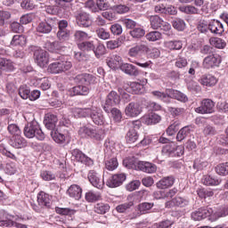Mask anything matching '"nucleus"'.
<instances>
[{"mask_svg":"<svg viewBox=\"0 0 228 228\" xmlns=\"http://www.w3.org/2000/svg\"><path fill=\"white\" fill-rule=\"evenodd\" d=\"M215 170L218 175H228V162L217 165Z\"/></svg>","mask_w":228,"mask_h":228,"instance_id":"052dcab7","label":"nucleus"},{"mask_svg":"<svg viewBox=\"0 0 228 228\" xmlns=\"http://www.w3.org/2000/svg\"><path fill=\"white\" fill-rule=\"evenodd\" d=\"M142 113V105L138 102H132L128 103L125 108V115L130 117V118H134Z\"/></svg>","mask_w":228,"mask_h":228,"instance_id":"9b49d317","label":"nucleus"},{"mask_svg":"<svg viewBox=\"0 0 228 228\" xmlns=\"http://www.w3.org/2000/svg\"><path fill=\"white\" fill-rule=\"evenodd\" d=\"M37 203L43 209H45V208H51V198H49V194L44 191L39 192L37 195Z\"/></svg>","mask_w":228,"mask_h":228,"instance_id":"a878e982","label":"nucleus"},{"mask_svg":"<svg viewBox=\"0 0 228 228\" xmlns=\"http://www.w3.org/2000/svg\"><path fill=\"white\" fill-rule=\"evenodd\" d=\"M78 134L81 138H91L96 142L104 140V130L102 128L83 126L78 129Z\"/></svg>","mask_w":228,"mask_h":228,"instance_id":"20e7f679","label":"nucleus"},{"mask_svg":"<svg viewBox=\"0 0 228 228\" xmlns=\"http://www.w3.org/2000/svg\"><path fill=\"white\" fill-rule=\"evenodd\" d=\"M142 122H144L146 126L159 124V122H161V116L151 112L149 115L142 117Z\"/></svg>","mask_w":228,"mask_h":228,"instance_id":"c756f323","label":"nucleus"},{"mask_svg":"<svg viewBox=\"0 0 228 228\" xmlns=\"http://www.w3.org/2000/svg\"><path fill=\"white\" fill-rule=\"evenodd\" d=\"M118 167V160L117 159V158L113 157L111 159L105 160V168L107 170L113 172V170H116V168Z\"/></svg>","mask_w":228,"mask_h":228,"instance_id":"ea45409f","label":"nucleus"},{"mask_svg":"<svg viewBox=\"0 0 228 228\" xmlns=\"http://www.w3.org/2000/svg\"><path fill=\"white\" fill-rule=\"evenodd\" d=\"M34 58L36 60V63L44 69L49 63V53L45 52L43 49H37L34 53Z\"/></svg>","mask_w":228,"mask_h":228,"instance_id":"9d476101","label":"nucleus"},{"mask_svg":"<svg viewBox=\"0 0 228 228\" xmlns=\"http://www.w3.org/2000/svg\"><path fill=\"white\" fill-rule=\"evenodd\" d=\"M44 124L46 129L54 131L56 129V124H58V117L54 114H47L45 117Z\"/></svg>","mask_w":228,"mask_h":228,"instance_id":"4be33fe9","label":"nucleus"},{"mask_svg":"<svg viewBox=\"0 0 228 228\" xmlns=\"http://www.w3.org/2000/svg\"><path fill=\"white\" fill-rule=\"evenodd\" d=\"M74 81L77 83L78 86L71 89V95H88L90 89L86 86L95 85V83H97V77L92 74L83 73L77 75L74 77Z\"/></svg>","mask_w":228,"mask_h":228,"instance_id":"f257e3e1","label":"nucleus"},{"mask_svg":"<svg viewBox=\"0 0 228 228\" xmlns=\"http://www.w3.org/2000/svg\"><path fill=\"white\" fill-rule=\"evenodd\" d=\"M170 204H174V206H177L178 208H184L190 204V200L186 198L177 196L171 201H167L166 203V208H169Z\"/></svg>","mask_w":228,"mask_h":228,"instance_id":"7c9ffc66","label":"nucleus"},{"mask_svg":"<svg viewBox=\"0 0 228 228\" xmlns=\"http://www.w3.org/2000/svg\"><path fill=\"white\" fill-rule=\"evenodd\" d=\"M133 206H134V202L133 201L125 202L118 205L116 210L118 211V213H126L129 211L133 208Z\"/></svg>","mask_w":228,"mask_h":228,"instance_id":"8fccbe9b","label":"nucleus"},{"mask_svg":"<svg viewBox=\"0 0 228 228\" xmlns=\"http://www.w3.org/2000/svg\"><path fill=\"white\" fill-rule=\"evenodd\" d=\"M106 63L110 69L120 68V65H122V57H120V55H112L107 58Z\"/></svg>","mask_w":228,"mask_h":228,"instance_id":"2f4dec72","label":"nucleus"},{"mask_svg":"<svg viewBox=\"0 0 228 228\" xmlns=\"http://www.w3.org/2000/svg\"><path fill=\"white\" fill-rule=\"evenodd\" d=\"M74 37L77 42H83L84 40H88L90 38L88 33L83 30H77L74 34Z\"/></svg>","mask_w":228,"mask_h":228,"instance_id":"680f3d73","label":"nucleus"},{"mask_svg":"<svg viewBox=\"0 0 228 228\" xmlns=\"http://www.w3.org/2000/svg\"><path fill=\"white\" fill-rule=\"evenodd\" d=\"M172 25L175 29H177V31H184V28H186V23L184 22V20L181 18H176L173 20Z\"/></svg>","mask_w":228,"mask_h":228,"instance_id":"5fc2aeb1","label":"nucleus"},{"mask_svg":"<svg viewBox=\"0 0 228 228\" xmlns=\"http://www.w3.org/2000/svg\"><path fill=\"white\" fill-rule=\"evenodd\" d=\"M48 70L51 72V74H61L62 69H61V65L60 63V59H57L55 62L51 63L48 66Z\"/></svg>","mask_w":228,"mask_h":228,"instance_id":"a19ab883","label":"nucleus"},{"mask_svg":"<svg viewBox=\"0 0 228 228\" xmlns=\"http://www.w3.org/2000/svg\"><path fill=\"white\" fill-rule=\"evenodd\" d=\"M209 31H211L214 35H219L220 37L224 34L225 30L222 22L214 20L209 22Z\"/></svg>","mask_w":228,"mask_h":228,"instance_id":"5701e85b","label":"nucleus"},{"mask_svg":"<svg viewBox=\"0 0 228 228\" xmlns=\"http://www.w3.org/2000/svg\"><path fill=\"white\" fill-rule=\"evenodd\" d=\"M123 165L126 168L136 170V165H138V160L134 158H126L123 160Z\"/></svg>","mask_w":228,"mask_h":228,"instance_id":"09e8293b","label":"nucleus"},{"mask_svg":"<svg viewBox=\"0 0 228 228\" xmlns=\"http://www.w3.org/2000/svg\"><path fill=\"white\" fill-rule=\"evenodd\" d=\"M56 26V22L53 19H48L46 21H42L37 28V33L48 34L53 31V28Z\"/></svg>","mask_w":228,"mask_h":228,"instance_id":"dca6fc26","label":"nucleus"},{"mask_svg":"<svg viewBox=\"0 0 228 228\" xmlns=\"http://www.w3.org/2000/svg\"><path fill=\"white\" fill-rule=\"evenodd\" d=\"M152 208H154V203L151 202H142L137 206L140 215H147V213H149Z\"/></svg>","mask_w":228,"mask_h":228,"instance_id":"c9c22d12","label":"nucleus"},{"mask_svg":"<svg viewBox=\"0 0 228 228\" xmlns=\"http://www.w3.org/2000/svg\"><path fill=\"white\" fill-rule=\"evenodd\" d=\"M101 192L88 191L86 193V200L87 202H97V200H101Z\"/></svg>","mask_w":228,"mask_h":228,"instance_id":"603ef678","label":"nucleus"},{"mask_svg":"<svg viewBox=\"0 0 228 228\" xmlns=\"http://www.w3.org/2000/svg\"><path fill=\"white\" fill-rule=\"evenodd\" d=\"M126 138L127 143H134L138 140V131H136V128H130Z\"/></svg>","mask_w":228,"mask_h":228,"instance_id":"c03bdc74","label":"nucleus"},{"mask_svg":"<svg viewBox=\"0 0 228 228\" xmlns=\"http://www.w3.org/2000/svg\"><path fill=\"white\" fill-rule=\"evenodd\" d=\"M151 95L159 99V101H163L164 102H169L170 97L166 93H162L159 91H152Z\"/></svg>","mask_w":228,"mask_h":228,"instance_id":"e2e57ef3","label":"nucleus"},{"mask_svg":"<svg viewBox=\"0 0 228 228\" xmlns=\"http://www.w3.org/2000/svg\"><path fill=\"white\" fill-rule=\"evenodd\" d=\"M181 126V121H175L171 124L166 130L168 136H174L177 131H179V126Z\"/></svg>","mask_w":228,"mask_h":228,"instance_id":"3c124183","label":"nucleus"},{"mask_svg":"<svg viewBox=\"0 0 228 228\" xmlns=\"http://www.w3.org/2000/svg\"><path fill=\"white\" fill-rule=\"evenodd\" d=\"M118 104H120V95L116 91H110L105 98V102L102 105V109L105 113H110V108L118 106Z\"/></svg>","mask_w":228,"mask_h":228,"instance_id":"39448f33","label":"nucleus"},{"mask_svg":"<svg viewBox=\"0 0 228 228\" xmlns=\"http://www.w3.org/2000/svg\"><path fill=\"white\" fill-rule=\"evenodd\" d=\"M211 215H213L212 208H200L198 210L192 212L191 216L195 222H200V220H204V218H208V216H211Z\"/></svg>","mask_w":228,"mask_h":228,"instance_id":"ddd939ff","label":"nucleus"},{"mask_svg":"<svg viewBox=\"0 0 228 228\" xmlns=\"http://www.w3.org/2000/svg\"><path fill=\"white\" fill-rule=\"evenodd\" d=\"M13 69V63L12 61L6 59H0V71L5 70V72H10Z\"/></svg>","mask_w":228,"mask_h":228,"instance_id":"49530a36","label":"nucleus"},{"mask_svg":"<svg viewBox=\"0 0 228 228\" xmlns=\"http://www.w3.org/2000/svg\"><path fill=\"white\" fill-rule=\"evenodd\" d=\"M15 226V228H28V225L20 224V223H15L12 220H4V217L0 216V227H12Z\"/></svg>","mask_w":228,"mask_h":228,"instance_id":"72a5a7b5","label":"nucleus"},{"mask_svg":"<svg viewBox=\"0 0 228 228\" xmlns=\"http://www.w3.org/2000/svg\"><path fill=\"white\" fill-rule=\"evenodd\" d=\"M77 24L80 28H90L92 26V20L86 12H80L77 16Z\"/></svg>","mask_w":228,"mask_h":228,"instance_id":"aec40b11","label":"nucleus"},{"mask_svg":"<svg viewBox=\"0 0 228 228\" xmlns=\"http://www.w3.org/2000/svg\"><path fill=\"white\" fill-rule=\"evenodd\" d=\"M120 70L132 77H138L140 76V69L131 63H122L120 65Z\"/></svg>","mask_w":228,"mask_h":228,"instance_id":"f3484780","label":"nucleus"},{"mask_svg":"<svg viewBox=\"0 0 228 228\" xmlns=\"http://www.w3.org/2000/svg\"><path fill=\"white\" fill-rule=\"evenodd\" d=\"M220 63H222V56L217 53H211L203 59L202 67L209 70V69L220 67Z\"/></svg>","mask_w":228,"mask_h":228,"instance_id":"423d86ee","label":"nucleus"},{"mask_svg":"<svg viewBox=\"0 0 228 228\" xmlns=\"http://www.w3.org/2000/svg\"><path fill=\"white\" fill-rule=\"evenodd\" d=\"M110 211V205L107 203H97L94 205V213H97L98 215H106Z\"/></svg>","mask_w":228,"mask_h":228,"instance_id":"e433bc0d","label":"nucleus"},{"mask_svg":"<svg viewBox=\"0 0 228 228\" xmlns=\"http://www.w3.org/2000/svg\"><path fill=\"white\" fill-rule=\"evenodd\" d=\"M175 144H167L162 148L161 153L166 158H174Z\"/></svg>","mask_w":228,"mask_h":228,"instance_id":"4d7b16f0","label":"nucleus"},{"mask_svg":"<svg viewBox=\"0 0 228 228\" xmlns=\"http://www.w3.org/2000/svg\"><path fill=\"white\" fill-rule=\"evenodd\" d=\"M59 62L61 63V69L62 72H67L72 69V62L69 61V58L65 55L59 57Z\"/></svg>","mask_w":228,"mask_h":228,"instance_id":"f704fd0d","label":"nucleus"},{"mask_svg":"<svg viewBox=\"0 0 228 228\" xmlns=\"http://www.w3.org/2000/svg\"><path fill=\"white\" fill-rule=\"evenodd\" d=\"M200 83L203 86H215L218 83V80L213 75H203L200 79Z\"/></svg>","mask_w":228,"mask_h":228,"instance_id":"473e14b6","label":"nucleus"},{"mask_svg":"<svg viewBox=\"0 0 228 228\" xmlns=\"http://www.w3.org/2000/svg\"><path fill=\"white\" fill-rule=\"evenodd\" d=\"M51 136L55 143H65V139L69 136V130H63V126L51 131Z\"/></svg>","mask_w":228,"mask_h":228,"instance_id":"f8f14e48","label":"nucleus"},{"mask_svg":"<svg viewBox=\"0 0 228 228\" xmlns=\"http://www.w3.org/2000/svg\"><path fill=\"white\" fill-rule=\"evenodd\" d=\"M11 45H20L22 47V45H26V37L22 35H15L12 37V39L11 41Z\"/></svg>","mask_w":228,"mask_h":228,"instance_id":"79ce46f5","label":"nucleus"},{"mask_svg":"<svg viewBox=\"0 0 228 228\" xmlns=\"http://www.w3.org/2000/svg\"><path fill=\"white\" fill-rule=\"evenodd\" d=\"M73 113L77 118H86L87 117H90L95 126L104 125V115H102L101 109L97 107L92 106L84 109H75Z\"/></svg>","mask_w":228,"mask_h":228,"instance_id":"f03ea898","label":"nucleus"},{"mask_svg":"<svg viewBox=\"0 0 228 228\" xmlns=\"http://www.w3.org/2000/svg\"><path fill=\"white\" fill-rule=\"evenodd\" d=\"M45 49H47L50 53H60V51H63V49H65V46L61 45V43L58 41H46L45 43Z\"/></svg>","mask_w":228,"mask_h":228,"instance_id":"c85d7f7f","label":"nucleus"},{"mask_svg":"<svg viewBox=\"0 0 228 228\" xmlns=\"http://www.w3.org/2000/svg\"><path fill=\"white\" fill-rule=\"evenodd\" d=\"M96 35H97L98 38H101V40H108L110 37L108 30H106L104 28H97Z\"/></svg>","mask_w":228,"mask_h":228,"instance_id":"774afa93","label":"nucleus"},{"mask_svg":"<svg viewBox=\"0 0 228 228\" xmlns=\"http://www.w3.org/2000/svg\"><path fill=\"white\" fill-rule=\"evenodd\" d=\"M130 88L132 90V94H143V92H145V89L143 88V85L138 82L130 83Z\"/></svg>","mask_w":228,"mask_h":228,"instance_id":"6e6d98bb","label":"nucleus"},{"mask_svg":"<svg viewBox=\"0 0 228 228\" xmlns=\"http://www.w3.org/2000/svg\"><path fill=\"white\" fill-rule=\"evenodd\" d=\"M174 183H175V178H174V176H166L157 183V188L159 190H167V188L173 186Z\"/></svg>","mask_w":228,"mask_h":228,"instance_id":"cd10ccee","label":"nucleus"},{"mask_svg":"<svg viewBox=\"0 0 228 228\" xmlns=\"http://www.w3.org/2000/svg\"><path fill=\"white\" fill-rule=\"evenodd\" d=\"M72 156H74L76 161L83 163V165H86V167H92L94 165V160L77 149L73 150Z\"/></svg>","mask_w":228,"mask_h":228,"instance_id":"2eb2a0df","label":"nucleus"},{"mask_svg":"<svg viewBox=\"0 0 228 228\" xmlns=\"http://www.w3.org/2000/svg\"><path fill=\"white\" fill-rule=\"evenodd\" d=\"M172 95L174 99L176 101H180V102H188V96L184 94V93H181V91L171 90Z\"/></svg>","mask_w":228,"mask_h":228,"instance_id":"bf43d9fd","label":"nucleus"},{"mask_svg":"<svg viewBox=\"0 0 228 228\" xmlns=\"http://www.w3.org/2000/svg\"><path fill=\"white\" fill-rule=\"evenodd\" d=\"M209 42L211 45H213L216 49H224L225 45H227V43H225V40L219 37H212L210 38Z\"/></svg>","mask_w":228,"mask_h":228,"instance_id":"37998d69","label":"nucleus"},{"mask_svg":"<svg viewBox=\"0 0 228 228\" xmlns=\"http://www.w3.org/2000/svg\"><path fill=\"white\" fill-rule=\"evenodd\" d=\"M202 183L205 186H218V184L222 183V180L213 178L211 175H205L202 179Z\"/></svg>","mask_w":228,"mask_h":228,"instance_id":"58836bf2","label":"nucleus"},{"mask_svg":"<svg viewBox=\"0 0 228 228\" xmlns=\"http://www.w3.org/2000/svg\"><path fill=\"white\" fill-rule=\"evenodd\" d=\"M126 178L124 173L115 174L107 180L106 184L109 188H118L124 184Z\"/></svg>","mask_w":228,"mask_h":228,"instance_id":"1a4fd4ad","label":"nucleus"},{"mask_svg":"<svg viewBox=\"0 0 228 228\" xmlns=\"http://www.w3.org/2000/svg\"><path fill=\"white\" fill-rule=\"evenodd\" d=\"M55 212L57 215H61L62 216H72L76 213V210L69 208H55Z\"/></svg>","mask_w":228,"mask_h":228,"instance_id":"de8ad7c7","label":"nucleus"},{"mask_svg":"<svg viewBox=\"0 0 228 228\" xmlns=\"http://www.w3.org/2000/svg\"><path fill=\"white\" fill-rule=\"evenodd\" d=\"M198 196L200 199H208L209 197H213L215 195V192L211 189H198L197 191Z\"/></svg>","mask_w":228,"mask_h":228,"instance_id":"13d9d810","label":"nucleus"},{"mask_svg":"<svg viewBox=\"0 0 228 228\" xmlns=\"http://www.w3.org/2000/svg\"><path fill=\"white\" fill-rule=\"evenodd\" d=\"M155 13H164L165 15H175L177 13V11L175 10V7L169 6L167 7L164 4H159L154 7Z\"/></svg>","mask_w":228,"mask_h":228,"instance_id":"bb28decb","label":"nucleus"},{"mask_svg":"<svg viewBox=\"0 0 228 228\" xmlns=\"http://www.w3.org/2000/svg\"><path fill=\"white\" fill-rule=\"evenodd\" d=\"M7 130L10 133V134H12V136H19L22 134V131H20V128L16 124L9 125Z\"/></svg>","mask_w":228,"mask_h":228,"instance_id":"0e129e2a","label":"nucleus"},{"mask_svg":"<svg viewBox=\"0 0 228 228\" xmlns=\"http://www.w3.org/2000/svg\"><path fill=\"white\" fill-rule=\"evenodd\" d=\"M78 48L81 51H94L95 49V45H94L93 42L90 41H86V42H83L81 44H78Z\"/></svg>","mask_w":228,"mask_h":228,"instance_id":"338daca9","label":"nucleus"},{"mask_svg":"<svg viewBox=\"0 0 228 228\" xmlns=\"http://www.w3.org/2000/svg\"><path fill=\"white\" fill-rule=\"evenodd\" d=\"M151 27L152 29H162V31H170L172 26L167 21L162 20L159 16L153 15L150 17Z\"/></svg>","mask_w":228,"mask_h":228,"instance_id":"0eeeda50","label":"nucleus"},{"mask_svg":"<svg viewBox=\"0 0 228 228\" xmlns=\"http://www.w3.org/2000/svg\"><path fill=\"white\" fill-rule=\"evenodd\" d=\"M181 12L183 13H187V15H197L200 13H208V6H203L199 9V7H195L193 5H185L180 7Z\"/></svg>","mask_w":228,"mask_h":228,"instance_id":"a211bd4d","label":"nucleus"},{"mask_svg":"<svg viewBox=\"0 0 228 228\" xmlns=\"http://www.w3.org/2000/svg\"><path fill=\"white\" fill-rule=\"evenodd\" d=\"M10 145L14 149H24L28 146V142L22 135L12 136V139L10 141Z\"/></svg>","mask_w":228,"mask_h":228,"instance_id":"393cba45","label":"nucleus"},{"mask_svg":"<svg viewBox=\"0 0 228 228\" xmlns=\"http://www.w3.org/2000/svg\"><path fill=\"white\" fill-rule=\"evenodd\" d=\"M165 46L170 51H179V49H183V43L181 41H167L165 43Z\"/></svg>","mask_w":228,"mask_h":228,"instance_id":"a18cd8bd","label":"nucleus"},{"mask_svg":"<svg viewBox=\"0 0 228 228\" xmlns=\"http://www.w3.org/2000/svg\"><path fill=\"white\" fill-rule=\"evenodd\" d=\"M110 117L113 118L114 122H120L122 120V111L118 110V108H110Z\"/></svg>","mask_w":228,"mask_h":228,"instance_id":"864d4df0","label":"nucleus"},{"mask_svg":"<svg viewBox=\"0 0 228 228\" xmlns=\"http://www.w3.org/2000/svg\"><path fill=\"white\" fill-rule=\"evenodd\" d=\"M196 113L200 115L211 114L215 112V102L211 99H204L200 107L195 109Z\"/></svg>","mask_w":228,"mask_h":228,"instance_id":"6e6552de","label":"nucleus"},{"mask_svg":"<svg viewBox=\"0 0 228 228\" xmlns=\"http://www.w3.org/2000/svg\"><path fill=\"white\" fill-rule=\"evenodd\" d=\"M24 136L26 138H37L40 142H43V140H45V134L42 131V128H40V125L38 122L35 119L28 122L23 130Z\"/></svg>","mask_w":228,"mask_h":228,"instance_id":"7ed1b4c3","label":"nucleus"},{"mask_svg":"<svg viewBox=\"0 0 228 228\" xmlns=\"http://www.w3.org/2000/svg\"><path fill=\"white\" fill-rule=\"evenodd\" d=\"M88 180L94 188L102 190L104 188V180L101 179V175L95 170H90L88 173Z\"/></svg>","mask_w":228,"mask_h":228,"instance_id":"4468645a","label":"nucleus"},{"mask_svg":"<svg viewBox=\"0 0 228 228\" xmlns=\"http://www.w3.org/2000/svg\"><path fill=\"white\" fill-rule=\"evenodd\" d=\"M68 195L71 197V199H75V200H79L83 196V189L81 186L77 184H72L67 191Z\"/></svg>","mask_w":228,"mask_h":228,"instance_id":"b1692460","label":"nucleus"},{"mask_svg":"<svg viewBox=\"0 0 228 228\" xmlns=\"http://www.w3.org/2000/svg\"><path fill=\"white\" fill-rule=\"evenodd\" d=\"M191 133V127L189 126H183L179 130L176 135L177 142H183Z\"/></svg>","mask_w":228,"mask_h":228,"instance_id":"4c0bfd02","label":"nucleus"},{"mask_svg":"<svg viewBox=\"0 0 228 228\" xmlns=\"http://www.w3.org/2000/svg\"><path fill=\"white\" fill-rule=\"evenodd\" d=\"M150 49L147 45L144 44H139L132 48L129 49L128 51V55L131 58H136L140 53H149Z\"/></svg>","mask_w":228,"mask_h":228,"instance_id":"412c9836","label":"nucleus"},{"mask_svg":"<svg viewBox=\"0 0 228 228\" xmlns=\"http://www.w3.org/2000/svg\"><path fill=\"white\" fill-rule=\"evenodd\" d=\"M135 170L145 172L146 174H154V172L157 170V167L156 165L151 162L137 161Z\"/></svg>","mask_w":228,"mask_h":228,"instance_id":"6ab92c4d","label":"nucleus"},{"mask_svg":"<svg viewBox=\"0 0 228 228\" xmlns=\"http://www.w3.org/2000/svg\"><path fill=\"white\" fill-rule=\"evenodd\" d=\"M129 34L133 38H142V37H145V29L142 28H134Z\"/></svg>","mask_w":228,"mask_h":228,"instance_id":"69168bd1","label":"nucleus"}]
</instances>
